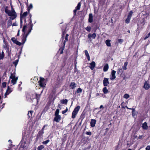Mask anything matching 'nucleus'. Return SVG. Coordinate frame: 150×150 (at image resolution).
<instances>
[{
    "mask_svg": "<svg viewBox=\"0 0 150 150\" xmlns=\"http://www.w3.org/2000/svg\"><path fill=\"white\" fill-rule=\"evenodd\" d=\"M96 36V34L95 33H93L92 34L89 33L88 35V38L92 37L93 39H95Z\"/></svg>",
    "mask_w": 150,
    "mask_h": 150,
    "instance_id": "obj_18",
    "label": "nucleus"
},
{
    "mask_svg": "<svg viewBox=\"0 0 150 150\" xmlns=\"http://www.w3.org/2000/svg\"><path fill=\"white\" fill-rule=\"evenodd\" d=\"M84 52L85 53V55L86 57L89 56V55L88 53V51H87V50H85L84 51Z\"/></svg>",
    "mask_w": 150,
    "mask_h": 150,
    "instance_id": "obj_50",
    "label": "nucleus"
},
{
    "mask_svg": "<svg viewBox=\"0 0 150 150\" xmlns=\"http://www.w3.org/2000/svg\"><path fill=\"white\" fill-rule=\"evenodd\" d=\"M26 29V27L25 25L23 27L22 29V42L23 44H24L26 41L28 35L31 32V30L33 29V28H32V25L31 26L30 28H29L27 33H25Z\"/></svg>",
    "mask_w": 150,
    "mask_h": 150,
    "instance_id": "obj_1",
    "label": "nucleus"
},
{
    "mask_svg": "<svg viewBox=\"0 0 150 150\" xmlns=\"http://www.w3.org/2000/svg\"><path fill=\"white\" fill-rule=\"evenodd\" d=\"M20 30L19 29L18 30V33H17V36H19L20 35Z\"/></svg>",
    "mask_w": 150,
    "mask_h": 150,
    "instance_id": "obj_63",
    "label": "nucleus"
},
{
    "mask_svg": "<svg viewBox=\"0 0 150 150\" xmlns=\"http://www.w3.org/2000/svg\"><path fill=\"white\" fill-rule=\"evenodd\" d=\"M33 5L32 4H30L29 7H28V12L30 11V9L33 8Z\"/></svg>",
    "mask_w": 150,
    "mask_h": 150,
    "instance_id": "obj_51",
    "label": "nucleus"
},
{
    "mask_svg": "<svg viewBox=\"0 0 150 150\" xmlns=\"http://www.w3.org/2000/svg\"><path fill=\"white\" fill-rule=\"evenodd\" d=\"M11 40L14 43L17 41V39L14 37L12 38L11 39Z\"/></svg>",
    "mask_w": 150,
    "mask_h": 150,
    "instance_id": "obj_47",
    "label": "nucleus"
},
{
    "mask_svg": "<svg viewBox=\"0 0 150 150\" xmlns=\"http://www.w3.org/2000/svg\"><path fill=\"white\" fill-rule=\"evenodd\" d=\"M125 108H126L127 109H129V110H132V114L133 115V113L135 111V110L134 109L132 108H129L127 105L125 106Z\"/></svg>",
    "mask_w": 150,
    "mask_h": 150,
    "instance_id": "obj_38",
    "label": "nucleus"
},
{
    "mask_svg": "<svg viewBox=\"0 0 150 150\" xmlns=\"http://www.w3.org/2000/svg\"><path fill=\"white\" fill-rule=\"evenodd\" d=\"M143 87L146 90H148L150 88V86L149 83H147L146 82L144 83Z\"/></svg>",
    "mask_w": 150,
    "mask_h": 150,
    "instance_id": "obj_15",
    "label": "nucleus"
},
{
    "mask_svg": "<svg viewBox=\"0 0 150 150\" xmlns=\"http://www.w3.org/2000/svg\"><path fill=\"white\" fill-rule=\"evenodd\" d=\"M80 106L78 105L76 107H75V108L74 110L75 111H76V112L78 113V111H79V110H80Z\"/></svg>",
    "mask_w": 150,
    "mask_h": 150,
    "instance_id": "obj_32",
    "label": "nucleus"
},
{
    "mask_svg": "<svg viewBox=\"0 0 150 150\" xmlns=\"http://www.w3.org/2000/svg\"><path fill=\"white\" fill-rule=\"evenodd\" d=\"M44 133V132H42V131L40 130L38 132L37 136H38V137H39L41 138V137L42 136Z\"/></svg>",
    "mask_w": 150,
    "mask_h": 150,
    "instance_id": "obj_30",
    "label": "nucleus"
},
{
    "mask_svg": "<svg viewBox=\"0 0 150 150\" xmlns=\"http://www.w3.org/2000/svg\"><path fill=\"white\" fill-rule=\"evenodd\" d=\"M12 26H17V25L16 23H14L12 24Z\"/></svg>",
    "mask_w": 150,
    "mask_h": 150,
    "instance_id": "obj_59",
    "label": "nucleus"
},
{
    "mask_svg": "<svg viewBox=\"0 0 150 150\" xmlns=\"http://www.w3.org/2000/svg\"><path fill=\"white\" fill-rule=\"evenodd\" d=\"M129 97V95L127 93H126L124 94L123 96V97L127 99Z\"/></svg>",
    "mask_w": 150,
    "mask_h": 150,
    "instance_id": "obj_42",
    "label": "nucleus"
},
{
    "mask_svg": "<svg viewBox=\"0 0 150 150\" xmlns=\"http://www.w3.org/2000/svg\"><path fill=\"white\" fill-rule=\"evenodd\" d=\"M18 79V77H16L15 78L12 79L11 82L13 84V85H15Z\"/></svg>",
    "mask_w": 150,
    "mask_h": 150,
    "instance_id": "obj_17",
    "label": "nucleus"
},
{
    "mask_svg": "<svg viewBox=\"0 0 150 150\" xmlns=\"http://www.w3.org/2000/svg\"><path fill=\"white\" fill-rule=\"evenodd\" d=\"M143 136L142 135H139L138 137V139H142V138Z\"/></svg>",
    "mask_w": 150,
    "mask_h": 150,
    "instance_id": "obj_61",
    "label": "nucleus"
},
{
    "mask_svg": "<svg viewBox=\"0 0 150 150\" xmlns=\"http://www.w3.org/2000/svg\"><path fill=\"white\" fill-rule=\"evenodd\" d=\"M60 102L62 104L67 105L68 102V100L66 99H62L60 100Z\"/></svg>",
    "mask_w": 150,
    "mask_h": 150,
    "instance_id": "obj_21",
    "label": "nucleus"
},
{
    "mask_svg": "<svg viewBox=\"0 0 150 150\" xmlns=\"http://www.w3.org/2000/svg\"><path fill=\"white\" fill-rule=\"evenodd\" d=\"M69 35L68 34H66L65 37V40L63 44H64V45H65V42H66L67 41H68V37Z\"/></svg>",
    "mask_w": 150,
    "mask_h": 150,
    "instance_id": "obj_33",
    "label": "nucleus"
},
{
    "mask_svg": "<svg viewBox=\"0 0 150 150\" xmlns=\"http://www.w3.org/2000/svg\"><path fill=\"white\" fill-rule=\"evenodd\" d=\"M96 121L95 119H91V120L90 123V126L92 127H94L95 126Z\"/></svg>",
    "mask_w": 150,
    "mask_h": 150,
    "instance_id": "obj_11",
    "label": "nucleus"
},
{
    "mask_svg": "<svg viewBox=\"0 0 150 150\" xmlns=\"http://www.w3.org/2000/svg\"><path fill=\"white\" fill-rule=\"evenodd\" d=\"M45 126H43L42 128V129L40 130V131H42V132H44V129L45 128Z\"/></svg>",
    "mask_w": 150,
    "mask_h": 150,
    "instance_id": "obj_62",
    "label": "nucleus"
},
{
    "mask_svg": "<svg viewBox=\"0 0 150 150\" xmlns=\"http://www.w3.org/2000/svg\"><path fill=\"white\" fill-rule=\"evenodd\" d=\"M65 45L64 44H63L62 46L59 49V50L60 51V54H62L63 53V51L64 49Z\"/></svg>",
    "mask_w": 150,
    "mask_h": 150,
    "instance_id": "obj_22",
    "label": "nucleus"
},
{
    "mask_svg": "<svg viewBox=\"0 0 150 150\" xmlns=\"http://www.w3.org/2000/svg\"><path fill=\"white\" fill-rule=\"evenodd\" d=\"M111 40H107L105 41V43L107 46L108 47H111V45L110 42Z\"/></svg>",
    "mask_w": 150,
    "mask_h": 150,
    "instance_id": "obj_27",
    "label": "nucleus"
},
{
    "mask_svg": "<svg viewBox=\"0 0 150 150\" xmlns=\"http://www.w3.org/2000/svg\"><path fill=\"white\" fill-rule=\"evenodd\" d=\"M59 109H57L55 111V115H59Z\"/></svg>",
    "mask_w": 150,
    "mask_h": 150,
    "instance_id": "obj_44",
    "label": "nucleus"
},
{
    "mask_svg": "<svg viewBox=\"0 0 150 150\" xmlns=\"http://www.w3.org/2000/svg\"><path fill=\"white\" fill-rule=\"evenodd\" d=\"M68 110V109L67 107L66 108V109L65 110L62 111V114H65V113H66Z\"/></svg>",
    "mask_w": 150,
    "mask_h": 150,
    "instance_id": "obj_52",
    "label": "nucleus"
},
{
    "mask_svg": "<svg viewBox=\"0 0 150 150\" xmlns=\"http://www.w3.org/2000/svg\"><path fill=\"white\" fill-rule=\"evenodd\" d=\"M47 82V80L44 78L40 77V80L38 81L39 86L41 87H45L46 85Z\"/></svg>",
    "mask_w": 150,
    "mask_h": 150,
    "instance_id": "obj_3",
    "label": "nucleus"
},
{
    "mask_svg": "<svg viewBox=\"0 0 150 150\" xmlns=\"http://www.w3.org/2000/svg\"><path fill=\"white\" fill-rule=\"evenodd\" d=\"M16 77L15 75L14 74H13V73H11V75L10 77V78L11 79H13V78H15V77Z\"/></svg>",
    "mask_w": 150,
    "mask_h": 150,
    "instance_id": "obj_49",
    "label": "nucleus"
},
{
    "mask_svg": "<svg viewBox=\"0 0 150 150\" xmlns=\"http://www.w3.org/2000/svg\"><path fill=\"white\" fill-rule=\"evenodd\" d=\"M103 91L105 94H106L109 92L108 90L105 86L103 88Z\"/></svg>",
    "mask_w": 150,
    "mask_h": 150,
    "instance_id": "obj_26",
    "label": "nucleus"
},
{
    "mask_svg": "<svg viewBox=\"0 0 150 150\" xmlns=\"http://www.w3.org/2000/svg\"><path fill=\"white\" fill-rule=\"evenodd\" d=\"M62 38L63 39L64 38V37L66 33V29H64V30L62 29Z\"/></svg>",
    "mask_w": 150,
    "mask_h": 150,
    "instance_id": "obj_35",
    "label": "nucleus"
},
{
    "mask_svg": "<svg viewBox=\"0 0 150 150\" xmlns=\"http://www.w3.org/2000/svg\"><path fill=\"white\" fill-rule=\"evenodd\" d=\"M7 83L6 82H4L2 83V86L3 88H5L6 86Z\"/></svg>",
    "mask_w": 150,
    "mask_h": 150,
    "instance_id": "obj_48",
    "label": "nucleus"
},
{
    "mask_svg": "<svg viewBox=\"0 0 150 150\" xmlns=\"http://www.w3.org/2000/svg\"><path fill=\"white\" fill-rule=\"evenodd\" d=\"M50 140L49 139H47L45 141H43L42 142V143L46 145L47 144L48 142H49Z\"/></svg>",
    "mask_w": 150,
    "mask_h": 150,
    "instance_id": "obj_46",
    "label": "nucleus"
},
{
    "mask_svg": "<svg viewBox=\"0 0 150 150\" xmlns=\"http://www.w3.org/2000/svg\"><path fill=\"white\" fill-rule=\"evenodd\" d=\"M146 150H150V145H148L146 147Z\"/></svg>",
    "mask_w": 150,
    "mask_h": 150,
    "instance_id": "obj_57",
    "label": "nucleus"
},
{
    "mask_svg": "<svg viewBox=\"0 0 150 150\" xmlns=\"http://www.w3.org/2000/svg\"><path fill=\"white\" fill-rule=\"evenodd\" d=\"M33 111L32 110H30L28 112V118H32V114L33 113Z\"/></svg>",
    "mask_w": 150,
    "mask_h": 150,
    "instance_id": "obj_24",
    "label": "nucleus"
},
{
    "mask_svg": "<svg viewBox=\"0 0 150 150\" xmlns=\"http://www.w3.org/2000/svg\"><path fill=\"white\" fill-rule=\"evenodd\" d=\"M5 11L9 16H11L10 18L11 20H13L16 18L17 15L14 9L12 7H11V11L8 9V7L6 6L5 8Z\"/></svg>",
    "mask_w": 150,
    "mask_h": 150,
    "instance_id": "obj_2",
    "label": "nucleus"
},
{
    "mask_svg": "<svg viewBox=\"0 0 150 150\" xmlns=\"http://www.w3.org/2000/svg\"><path fill=\"white\" fill-rule=\"evenodd\" d=\"M27 140L28 139H27V136H24L22 137V141L24 142V144H25L26 143Z\"/></svg>",
    "mask_w": 150,
    "mask_h": 150,
    "instance_id": "obj_25",
    "label": "nucleus"
},
{
    "mask_svg": "<svg viewBox=\"0 0 150 150\" xmlns=\"http://www.w3.org/2000/svg\"><path fill=\"white\" fill-rule=\"evenodd\" d=\"M28 14V12L27 11H26L24 12L23 14H21L20 17H22V18H23L24 17L26 16Z\"/></svg>",
    "mask_w": 150,
    "mask_h": 150,
    "instance_id": "obj_28",
    "label": "nucleus"
},
{
    "mask_svg": "<svg viewBox=\"0 0 150 150\" xmlns=\"http://www.w3.org/2000/svg\"><path fill=\"white\" fill-rule=\"evenodd\" d=\"M18 61V60H16L13 62V63L14 64L15 66L17 65Z\"/></svg>",
    "mask_w": 150,
    "mask_h": 150,
    "instance_id": "obj_53",
    "label": "nucleus"
},
{
    "mask_svg": "<svg viewBox=\"0 0 150 150\" xmlns=\"http://www.w3.org/2000/svg\"><path fill=\"white\" fill-rule=\"evenodd\" d=\"M15 44L19 46H21L22 44L21 42H19L18 41H17Z\"/></svg>",
    "mask_w": 150,
    "mask_h": 150,
    "instance_id": "obj_54",
    "label": "nucleus"
},
{
    "mask_svg": "<svg viewBox=\"0 0 150 150\" xmlns=\"http://www.w3.org/2000/svg\"><path fill=\"white\" fill-rule=\"evenodd\" d=\"M127 64L128 63L127 62H125V63L123 68V69L124 70H126L127 69L126 67L127 65Z\"/></svg>",
    "mask_w": 150,
    "mask_h": 150,
    "instance_id": "obj_45",
    "label": "nucleus"
},
{
    "mask_svg": "<svg viewBox=\"0 0 150 150\" xmlns=\"http://www.w3.org/2000/svg\"><path fill=\"white\" fill-rule=\"evenodd\" d=\"M81 3L80 2H79L75 9L73 11L74 16H75L76 15V12L78 10H79L81 6Z\"/></svg>",
    "mask_w": 150,
    "mask_h": 150,
    "instance_id": "obj_7",
    "label": "nucleus"
},
{
    "mask_svg": "<svg viewBox=\"0 0 150 150\" xmlns=\"http://www.w3.org/2000/svg\"><path fill=\"white\" fill-rule=\"evenodd\" d=\"M40 138V137H38V136H37L36 138V140H38V139L39 138Z\"/></svg>",
    "mask_w": 150,
    "mask_h": 150,
    "instance_id": "obj_64",
    "label": "nucleus"
},
{
    "mask_svg": "<svg viewBox=\"0 0 150 150\" xmlns=\"http://www.w3.org/2000/svg\"><path fill=\"white\" fill-rule=\"evenodd\" d=\"M116 71L114 70H112L111 71V76L110 77V79L111 80H113L116 78V76L115 75V74L116 73Z\"/></svg>",
    "mask_w": 150,
    "mask_h": 150,
    "instance_id": "obj_9",
    "label": "nucleus"
},
{
    "mask_svg": "<svg viewBox=\"0 0 150 150\" xmlns=\"http://www.w3.org/2000/svg\"><path fill=\"white\" fill-rule=\"evenodd\" d=\"M28 15L29 18L28 20V25H29V28H30L31 26L32 25V28H33V24L32 23V21L31 19V17L32 16L31 14L30 13H28Z\"/></svg>",
    "mask_w": 150,
    "mask_h": 150,
    "instance_id": "obj_5",
    "label": "nucleus"
},
{
    "mask_svg": "<svg viewBox=\"0 0 150 150\" xmlns=\"http://www.w3.org/2000/svg\"><path fill=\"white\" fill-rule=\"evenodd\" d=\"M1 55V56H2V58H4V57L5 54H4V53L3 50L2 52Z\"/></svg>",
    "mask_w": 150,
    "mask_h": 150,
    "instance_id": "obj_56",
    "label": "nucleus"
},
{
    "mask_svg": "<svg viewBox=\"0 0 150 150\" xmlns=\"http://www.w3.org/2000/svg\"><path fill=\"white\" fill-rule=\"evenodd\" d=\"M40 94H38L37 93L35 94V98L37 99V101L40 99Z\"/></svg>",
    "mask_w": 150,
    "mask_h": 150,
    "instance_id": "obj_36",
    "label": "nucleus"
},
{
    "mask_svg": "<svg viewBox=\"0 0 150 150\" xmlns=\"http://www.w3.org/2000/svg\"><path fill=\"white\" fill-rule=\"evenodd\" d=\"M12 91V89L10 88V86H8L7 89L4 95L5 98H7V97L6 96L9 95L11 93Z\"/></svg>",
    "mask_w": 150,
    "mask_h": 150,
    "instance_id": "obj_6",
    "label": "nucleus"
},
{
    "mask_svg": "<svg viewBox=\"0 0 150 150\" xmlns=\"http://www.w3.org/2000/svg\"><path fill=\"white\" fill-rule=\"evenodd\" d=\"M76 84L74 82H71L69 85V87L70 88L74 89L76 87Z\"/></svg>",
    "mask_w": 150,
    "mask_h": 150,
    "instance_id": "obj_14",
    "label": "nucleus"
},
{
    "mask_svg": "<svg viewBox=\"0 0 150 150\" xmlns=\"http://www.w3.org/2000/svg\"><path fill=\"white\" fill-rule=\"evenodd\" d=\"M109 68L108 65V64H106L103 67V70L104 72L106 71H108Z\"/></svg>",
    "mask_w": 150,
    "mask_h": 150,
    "instance_id": "obj_20",
    "label": "nucleus"
},
{
    "mask_svg": "<svg viewBox=\"0 0 150 150\" xmlns=\"http://www.w3.org/2000/svg\"><path fill=\"white\" fill-rule=\"evenodd\" d=\"M142 127L143 129L146 130L148 128V126H147L146 122H145L142 125Z\"/></svg>",
    "mask_w": 150,
    "mask_h": 150,
    "instance_id": "obj_16",
    "label": "nucleus"
},
{
    "mask_svg": "<svg viewBox=\"0 0 150 150\" xmlns=\"http://www.w3.org/2000/svg\"><path fill=\"white\" fill-rule=\"evenodd\" d=\"M6 52L8 57H10L11 53V50H9V48H8V50H6Z\"/></svg>",
    "mask_w": 150,
    "mask_h": 150,
    "instance_id": "obj_31",
    "label": "nucleus"
},
{
    "mask_svg": "<svg viewBox=\"0 0 150 150\" xmlns=\"http://www.w3.org/2000/svg\"><path fill=\"white\" fill-rule=\"evenodd\" d=\"M82 89L80 88H78L76 91V92L78 93H82Z\"/></svg>",
    "mask_w": 150,
    "mask_h": 150,
    "instance_id": "obj_37",
    "label": "nucleus"
},
{
    "mask_svg": "<svg viewBox=\"0 0 150 150\" xmlns=\"http://www.w3.org/2000/svg\"><path fill=\"white\" fill-rule=\"evenodd\" d=\"M11 19H9L7 21V25L9 26L12 25V21L11 20Z\"/></svg>",
    "mask_w": 150,
    "mask_h": 150,
    "instance_id": "obj_39",
    "label": "nucleus"
},
{
    "mask_svg": "<svg viewBox=\"0 0 150 150\" xmlns=\"http://www.w3.org/2000/svg\"><path fill=\"white\" fill-rule=\"evenodd\" d=\"M4 48H5L7 50H8V48H9V47L7 45H6L4 47Z\"/></svg>",
    "mask_w": 150,
    "mask_h": 150,
    "instance_id": "obj_60",
    "label": "nucleus"
},
{
    "mask_svg": "<svg viewBox=\"0 0 150 150\" xmlns=\"http://www.w3.org/2000/svg\"><path fill=\"white\" fill-rule=\"evenodd\" d=\"M44 148V146L42 145H41L38 147L37 148V150H42Z\"/></svg>",
    "mask_w": 150,
    "mask_h": 150,
    "instance_id": "obj_34",
    "label": "nucleus"
},
{
    "mask_svg": "<svg viewBox=\"0 0 150 150\" xmlns=\"http://www.w3.org/2000/svg\"><path fill=\"white\" fill-rule=\"evenodd\" d=\"M109 79L106 78H104L103 83V86H107L109 84V82L108 81Z\"/></svg>",
    "mask_w": 150,
    "mask_h": 150,
    "instance_id": "obj_8",
    "label": "nucleus"
},
{
    "mask_svg": "<svg viewBox=\"0 0 150 150\" xmlns=\"http://www.w3.org/2000/svg\"><path fill=\"white\" fill-rule=\"evenodd\" d=\"M133 13V12L132 11H131L129 12L127 18L125 20V22L126 23L128 24L129 23L130 20H131V18L132 15Z\"/></svg>",
    "mask_w": 150,
    "mask_h": 150,
    "instance_id": "obj_4",
    "label": "nucleus"
},
{
    "mask_svg": "<svg viewBox=\"0 0 150 150\" xmlns=\"http://www.w3.org/2000/svg\"><path fill=\"white\" fill-rule=\"evenodd\" d=\"M85 29L88 31L89 32L91 30V28L90 26H87L85 28Z\"/></svg>",
    "mask_w": 150,
    "mask_h": 150,
    "instance_id": "obj_43",
    "label": "nucleus"
},
{
    "mask_svg": "<svg viewBox=\"0 0 150 150\" xmlns=\"http://www.w3.org/2000/svg\"><path fill=\"white\" fill-rule=\"evenodd\" d=\"M78 113L74 110L73 111L72 113V118H74L76 117V115Z\"/></svg>",
    "mask_w": 150,
    "mask_h": 150,
    "instance_id": "obj_29",
    "label": "nucleus"
},
{
    "mask_svg": "<svg viewBox=\"0 0 150 150\" xmlns=\"http://www.w3.org/2000/svg\"><path fill=\"white\" fill-rule=\"evenodd\" d=\"M124 41V40L122 39H118L117 42L121 44Z\"/></svg>",
    "mask_w": 150,
    "mask_h": 150,
    "instance_id": "obj_40",
    "label": "nucleus"
},
{
    "mask_svg": "<svg viewBox=\"0 0 150 150\" xmlns=\"http://www.w3.org/2000/svg\"><path fill=\"white\" fill-rule=\"evenodd\" d=\"M90 66L89 67L92 70H93L96 66V64L95 62L93 61L90 64Z\"/></svg>",
    "mask_w": 150,
    "mask_h": 150,
    "instance_id": "obj_13",
    "label": "nucleus"
},
{
    "mask_svg": "<svg viewBox=\"0 0 150 150\" xmlns=\"http://www.w3.org/2000/svg\"><path fill=\"white\" fill-rule=\"evenodd\" d=\"M123 73V70L121 68H119L117 71V74L121 75Z\"/></svg>",
    "mask_w": 150,
    "mask_h": 150,
    "instance_id": "obj_23",
    "label": "nucleus"
},
{
    "mask_svg": "<svg viewBox=\"0 0 150 150\" xmlns=\"http://www.w3.org/2000/svg\"><path fill=\"white\" fill-rule=\"evenodd\" d=\"M24 25L23 26H24L25 25L26 26V28H27V23H26V19L25 18L24 20Z\"/></svg>",
    "mask_w": 150,
    "mask_h": 150,
    "instance_id": "obj_58",
    "label": "nucleus"
},
{
    "mask_svg": "<svg viewBox=\"0 0 150 150\" xmlns=\"http://www.w3.org/2000/svg\"><path fill=\"white\" fill-rule=\"evenodd\" d=\"M86 115V112L83 111L80 116V119H81V121L85 118Z\"/></svg>",
    "mask_w": 150,
    "mask_h": 150,
    "instance_id": "obj_19",
    "label": "nucleus"
},
{
    "mask_svg": "<svg viewBox=\"0 0 150 150\" xmlns=\"http://www.w3.org/2000/svg\"><path fill=\"white\" fill-rule=\"evenodd\" d=\"M23 18H22V17H20V27L21 28H22L23 26Z\"/></svg>",
    "mask_w": 150,
    "mask_h": 150,
    "instance_id": "obj_41",
    "label": "nucleus"
},
{
    "mask_svg": "<svg viewBox=\"0 0 150 150\" xmlns=\"http://www.w3.org/2000/svg\"><path fill=\"white\" fill-rule=\"evenodd\" d=\"M93 16L91 13H89V14L88 22L90 23H92L93 22Z\"/></svg>",
    "mask_w": 150,
    "mask_h": 150,
    "instance_id": "obj_12",
    "label": "nucleus"
},
{
    "mask_svg": "<svg viewBox=\"0 0 150 150\" xmlns=\"http://www.w3.org/2000/svg\"><path fill=\"white\" fill-rule=\"evenodd\" d=\"M55 116V117L54 119V121L57 122H59L61 119V116L60 115Z\"/></svg>",
    "mask_w": 150,
    "mask_h": 150,
    "instance_id": "obj_10",
    "label": "nucleus"
},
{
    "mask_svg": "<svg viewBox=\"0 0 150 150\" xmlns=\"http://www.w3.org/2000/svg\"><path fill=\"white\" fill-rule=\"evenodd\" d=\"M86 134L87 135H89L91 136L92 134V133H91V132L90 131L87 132H86Z\"/></svg>",
    "mask_w": 150,
    "mask_h": 150,
    "instance_id": "obj_55",
    "label": "nucleus"
}]
</instances>
